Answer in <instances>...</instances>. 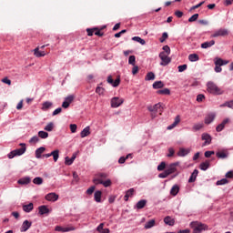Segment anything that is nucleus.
Returning <instances> with one entry per match:
<instances>
[{"label":"nucleus","mask_w":233,"mask_h":233,"mask_svg":"<svg viewBox=\"0 0 233 233\" xmlns=\"http://www.w3.org/2000/svg\"><path fill=\"white\" fill-rule=\"evenodd\" d=\"M207 90L209 94H213V96H221L224 94L223 89L219 88V86L212 81L207 83Z\"/></svg>","instance_id":"obj_1"},{"label":"nucleus","mask_w":233,"mask_h":233,"mask_svg":"<svg viewBox=\"0 0 233 233\" xmlns=\"http://www.w3.org/2000/svg\"><path fill=\"white\" fill-rule=\"evenodd\" d=\"M189 227L193 229V233H201L204 230H208V226L199 221H193L189 224Z\"/></svg>","instance_id":"obj_2"},{"label":"nucleus","mask_w":233,"mask_h":233,"mask_svg":"<svg viewBox=\"0 0 233 233\" xmlns=\"http://www.w3.org/2000/svg\"><path fill=\"white\" fill-rule=\"evenodd\" d=\"M19 147H21V148L15 149L7 155L9 159H14V157H15L16 156H23V154L26 152V144L20 143Z\"/></svg>","instance_id":"obj_3"},{"label":"nucleus","mask_w":233,"mask_h":233,"mask_svg":"<svg viewBox=\"0 0 233 233\" xmlns=\"http://www.w3.org/2000/svg\"><path fill=\"white\" fill-rule=\"evenodd\" d=\"M169 55H167L165 52H160L158 57L161 59L160 66H167V65H169L171 63L172 58L168 57Z\"/></svg>","instance_id":"obj_4"},{"label":"nucleus","mask_w":233,"mask_h":233,"mask_svg":"<svg viewBox=\"0 0 233 233\" xmlns=\"http://www.w3.org/2000/svg\"><path fill=\"white\" fill-rule=\"evenodd\" d=\"M147 110L149 112H160V116L163 113V104L162 103H157L154 106H148Z\"/></svg>","instance_id":"obj_5"},{"label":"nucleus","mask_w":233,"mask_h":233,"mask_svg":"<svg viewBox=\"0 0 233 233\" xmlns=\"http://www.w3.org/2000/svg\"><path fill=\"white\" fill-rule=\"evenodd\" d=\"M124 102L125 100L123 98L115 96L111 99V106L112 108H117L118 106H121L122 103Z\"/></svg>","instance_id":"obj_6"},{"label":"nucleus","mask_w":233,"mask_h":233,"mask_svg":"<svg viewBox=\"0 0 233 233\" xmlns=\"http://www.w3.org/2000/svg\"><path fill=\"white\" fill-rule=\"evenodd\" d=\"M107 83L109 85H112L115 88L117 87L118 85L121 83V77L117 76L116 79L114 81V78H112V76H107Z\"/></svg>","instance_id":"obj_7"},{"label":"nucleus","mask_w":233,"mask_h":233,"mask_svg":"<svg viewBox=\"0 0 233 233\" xmlns=\"http://www.w3.org/2000/svg\"><path fill=\"white\" fill-rule=\"evenodd\" d=\"M51 156H53V159H54L55 163H57V159H59V149H56V150L52 151L51 153L43 155V157H46V158L51 157Z\"/></svg>","instance_id":"obj_8"},{"label":"nucleus","mask_w":233,"mask_h":233,"mask_svg":"<svg viewBox=\"0 0 233 233\" xmlns=\"http://www.w3.org/2000/svg\"><path fill=\"white\" fill-rule=\"evenodd\" d=\"M46 47V46L44 45L40 47L37 46L36 48H35L34 54H35V57H45V56H46V53L45 51H40L39 48H41L43 50Z\"/></svg>","instance_id":"obj_9"},{"label":"nucleus","mask_w":233,"mask_h":233,"mask_svg":"<svg viewBox=\"0 0 233 233\" xmlns=\"http://www.w3.org/2000/svg\"><path fill=\"white\" fill-rule=\"evenodd\" d=\"M228 35V30L218 29L211 35V37H225V35Z\"/></svg>","instance_id":"obj_10"},{"label":"nucleus","mask_w":233,"mask_h":233,"mask_svg":"<svg viewBox=\"0 0 233 233\" xmlns=\"http://www.w3.org/2000/svg\"><path fill=\"white\" fill-rule=\"evenodd\" d=\"M55 230L56 232H72V230H76V228H74L72 226L71 227H67V228H63L61 226H56L55 228Z\"/></svg>","instance_id":"obj_11"},{"label":"nucleus","mask_w":233,"mask_h":233,"mask_svg":"<svg viewBox=\"0 0 233 233\" xmlns=\"http://www.w3.org/2000/svg\"><path fill=\"white\" fill-rule=\"evenodd\" d=\"M46 201H52L53 203L57 201V199H59V195L56 194V193H48L46 196Z\"/></svg>","instance_id":"obj_12"},{"label":"nucleus","mask_w":233,"mask_h":233,"mask_svg":"<svg viewBox=\"0 0 233 233\" xmlns=\"http://www.w3.org/2000/svg\"><path fill=\"white\" fill-rule=\"evenodd\" d=\"M32 227V222L29 220H25L20 228V232H26Z\"/></svg>","instance_id":"obj_13"},{"label":"nucleus","mask_w":233,"mask_h":233,"mask_svg":"<svg viewBox=\"0 0 233 233\" xmlns=\"http://www.w3.org/2000/svg\"><path fill=\"white\" fill-rule=\"evenodd\" d=\"M176 167H177V163L170 164L167 167V168L166 169L167 176H170V174H174V172H176V170H177V168H176Z\"/></svg>","instance_id":"obj_14"},{"label":"nucleus","mask_w":233,"mask_h":233,"mask_svg":"<svg viewBox=\"0 0 233 233\" xmlns=\"http://www.w3.org/2000/svg\"><path fill=\"white\" fill-rule=\"evenodd\" d=\"M202 141H205L204 147L212 143V137L207 133L202 134Z\"/></svg>","instance_id":"obj_15"},{"label":"nucleus","mask_w":233,"mask_h":233,"mask_svg":"<svg viewBox=\"0 0 233 233\" xmlns=\"http://www.w3.org/2000/svg\"><path fill=\"white\" fill-rule=\"evenodd\" d=\"M228 123H230V119H228V118L224 119V120L222 121V123L219 124V125L217 127V128H216L217 132H221V131L225 128V126H226V125H228Z\"/></svg>","instance_id":"obj_16"},{"label":"nucleus","mask_w":233,"mask_h":233,"mask_svg":"<svg viewBox=\"0 0 233 233\" xmlns=\"http://www.w3.org/2000/svg\"><path fill=\"white\" fill-rule=\"evenodd\" d=\"M188 154H190V149H187V148H183V147H180L178 152H177V156L179 157H185V156H188Z\"/></svg>","instance_id":"obj_17"},{"label":"nucleus","mask_w":233,"mask_h":233,"mask_svg":"<svg viewBox=\"0 0 233 233\" xmlns=\"http://www.w3.org/2000/svg\"><path fill=\"white\" fill-rule=\"evenodd\" d=\"M164 223L166 225H168L169 227H174V225H176V220L174 218H172V217L167 216L164 218Z\"/></svg>","instance_id":"obj_18"},{"label":"nucleus","mask_w":233,"mask_h":233,"mask_svg":"<svg viewBox=\"0 0 233 233\" xmlns=\"http://www.w3.org/2000/svg\"><path fill=\"white\" fill-rule=\"evenodd\" d=\"M103 179H106V174H100L98 178H95L93 182L96 185H103Z\"/></svg>","instance_id":"obj_19"},{"label":"nucleus","mask_w":233,"mask_h":233,"mask_svg":"<svg viewBox=\"0 0 233 233\" xmlns=\"http://www.w3.org/2000/svg\"><path fill=\"white\" fill-rule=\"evenodd\" d=\"M214 119H216V115L214 113H210L208 114L206 118H205V124L206 125H210V123H212V121H214Z\"/></svg>","instance_id":"obj_20"},{"label":"nucleus","mask_w":233,"mask_h":233,"mask_svg":"<svg viewBox=\"0 0 233 233\" xmlns=\"http://www.w3.org/2000/svg\"><path fill=\"white\" fill-rule=\"evenodd\" d=\"M76 157H77V153H74L71 158L68 157H66L65 164L68 166L72 165V163L76 161Z\"/></svg>","instance_id":"obj_21"},{"label":"nucleus","mask_w":233,"mask_h":233,"mask_svg":"<svg viewBox=\"0 0 233 233\" xmlns=\"http://www.w3.org/2000/svg\"><path fill=\"white\" fill-rule=\"evenodd\" d=\"M24 212L29 213L34 210V203H29L27 205H23L22 207Z\"/></svg>","instance_id":"obj_22"},{"label":"nucleus","mask_w":233,"mask_h":233,"mask_svg":"<svg viewBox=\"0 0 233 233\" xmlns=\"http://www.w3.org/2000/svg\"><path fill=\"white\" fill-rule=\"evenodd\" d=\"M38 211L41 216H45V214L50 213V209H48V208L46 206H40L38 208Z\"/></svg>","instance_id":"obj_23"},{"label":"nucleus","mask_w":233,"mask_h":233,"mask_svg":"<svg viewBox=\"0 0 233 233\" xmlns=\"http://www.w3.org/2000/svg\"><path fill=\"white\" fill-rule=\"evenodd\" d=\"M217 157H218V159H227V157H228V152L227 151H218L216 153Z\"/></svg>","instance_id":"obj_24"},{"label":"nucleus","mask_w":233,"mask_h":233,"mask_svg":"<svg viewBox=\"0 0 233 233\" xmlns=\"http://www.w3.org/2000/svg\"><path fill=\"white\" fill-rule=\"evenodd\" d=\"M54 106V104L50 101H46L42 104V110L44 112H46V110H48V108H52V106Z\"/></svg>","instance_id":"obj_25"},{"label":"nucleus","mask_w":233,"mask_h":233,"mask_svg":"<svg viewBox=\"0 0 233 233\" xmlns=\"http://www.w3.org/2000/svg\"><path fill=\"white\" fill-rule=\"evenodd\" d=\"M30 181H32V178H30V177H25L18 180V185H28Z\"/></svg>","instance_id":"obj_26"},{"label":"nucleus","mask_w":233,"mask_h":233,"mask_svg":"<svg viewBox=\"0 0 233 233\" xmlns=\"http://www.w3.org/2000/svg\"><path fill=\"white\" fill-rule=\"evenodd\" d=\"M198 174H199V171L195 169L188 179V183H194L198 177Z\"/></svg>","instance_id":"obj_27"},{"label":"nucleus","mask_w":233,"mask_h":233,"mask_svg":"<svg viewBox=\"0 0 233 233\" xmlns=\"http://www.w3.org/2000/svg\"><path fill=\"white\" fill-rule=\"evenodd\" d=\"M216 45V41L211 40L209 42H204L201 44V48H210V46H214Z\"/></svg>","instance_id":"obj_28"},{"label":"nucleus","mask_w":233,"mask_h":233,"mask_svg":"<svg viewBox=\"0 0 233 233\" xmlns=\"http://www.w3.org/2000/svg\"><path fill=\"white\" fill-rule=\"evenodd\" d=\"M177 194H179V186L174 185V186L171 187L170 195H171V196H177Z\"/></svg>","instance_id":"obj_29"},{"label":"nucleus","mask_w":233,"mask_h":233,"mask_svg":"<svg viewBox=\"0 0 233 233\" xmlns=\"http://www.w3.org/2000/svg\"><path fill=\"white\" fill-rule=\"evenodd\" d=\"M81 137H86L90 136V127H85L81 133H80Z\"/></svg>","instance_id":"obj_30"},{"label":"nucleus","mask_w":233,"mask_h":233,"mask_svg":"<svg viewBox=\"0 0 233 233\" xmlns=\"http://www.w3.org/2000/svg\"><path fill=\"white\" fill-rule=\"evenodd\" d=\"M181 119L179 118V116H177L174 123L167 127V130H172V128H175V127H177Z\"/></svg>","instance_id":"obj_31"},{"label":"nucleus","mask_w":233,"mask_h":233,"mask_svg":"<svg viewBox=\"0 0 233 233\" xmlns=\"http://www.w3.org/2000/svg\"><path fill=\"white\" fill-rule=\"evenodd\" d=\"M181 119L179 118V116H177L174 123L167 127V130H172V128H175V127H177Z\"/></svg>","instance_id":"obj_32"},{"label":"nucleus","mask_w":233,"mask_h":233,"mask_svg":"<svg viewBox=\"0 0 233 233\" xmlns=\"http://www.w3.org/2000/svg\"><path fill=\"white\" fill-rule=\"evenodd\" d=\"M188 60L191 62V63H196V61H198L199 60V55L198 54H190L188 56Z\"/></svg>","instance_id":"obj_33"},{"label":"nucleus","mask_w":233,"mask_h":233,"mask_svg":"<svg viewBox=\"0 0 233 233\" xmlns=\"http://www.w3.org/2000/svg\"><path fill=\"white\" fill-rule=\"evenodd\" d=\"M136 207L138 210H141V208H145V207H147V200L142 199V200L138 201L137 203Z\"/></svg>","instance_id":"obj_34"},{"label":"nucleus","mask_w":233,"mask_h":233,"mask_svg":"<svg viewBox=\"0 0 233 233\" xmlns=\"http://www.w3.org/2000/svg\"><path fill=\"white\" fill-rule=\"evenodd\" d=\"M134 192H135L134 188L128 189V190L126 192V195H125V197H124V199H125L126 201H128V198H132V196H134Z\"/></svg>","instance_id":"obj_35"},{"label":"nucleus","mask_w":233,"mask_h":233,"mask_svg":"<svg viewBox=\"0 0 233 233\" xmlns=\"http://www.w3.org/2000/svg\"><path fill=\"white\" fill-rule=\"evenodd\" d=\"M163 86H165V84L163 83V81H156L155 83H153V88L155 90L163 88Z\"/></svg>","instance_id":"obj_36"},{"label":"nucleus","mask_w":233,"mask_h":233,"mask_svg":"<svg viewBox=\"0 0 233 233\" xmlns=\"http://www.w3.org/2000/svg\"><path fill=\"white\" fill-rule=\"evenodd\" d=\"M46 150V148H45V147H43L37 148V149L35 150V157H36L37 159H40L41 154H43Z\"/></svg>","instance_id":"obj_37"},{"label":"nucleus","mask_w":233,"mask_h":233,"mask_svg":"<svg viewBox=\"0 0 233 233\" xmlns=\"http://www.w3.org/2000/svg\"><path fill=\"white\" fill-rule=\"evenodd\" d=\"M156 79V75L154 72H148L145 77L146 81H154Z\"/></svg>","instance_id":"obj_38"},{"label":"nucleus","mask_w":233,"mask_h":233,"mask_svg":"<svg viewBox=\"0 0 233 233\" xmlns=\"http://www.w3.org/2000/svg\"><path fill=\"white\" fill-rule=\"evenodd\" d=\"M101 196H103V192L99 190L95 192V201H96V203H101Z\"/></svg>","instance_id":"obj_39"},{"label":"nucleus","mask_w":233,"mask_h":233,"mask_svg":"<svg viewBox=\"0 0 233 233\" xmlns=\"http://www.w3.org/2000/svg\"><path fill=\"white\" fill-rule=\"evenodd\" d=\"M210 167V161L207 160L202 162L199 166L200 170H207Z\"/></svg>","instance_id":"obj_40"},{"label":"nucleus","mask_w":233,"mask_h":233,"mask_svg":"<svg viewBox=\"0 0 233 233\" xmlns=\"http://www.w3.org/2000/svg\"><path fill=\"white\" fill-rule=\"evenodd\" d=\"M157 94H159L161 96H170V89L168 88H164L157 91Z\"/></svg>","instance_id":"obj_41"},{"label":"nucleus","mask_w":233,"mask_h":233,"mask_svg":"<svg viewBox=\"0 0 233 233\" xmlns=\"http://www.w3.org/2000/svg\"><path fill=\"white\" fill-rule=\"evenodd\" d=\"M155 225H156V220L151 219L145 224V228L146 229L152 228V227H154Z\"/></svg>","instance_id":"obj_42"},{"label":"nucleus","mask_w":233,"mask_h":233,"mask_svg":"<svg viewBox=\"0 0 233 233\" xmlns=\"http://www.w3.org/2000/svg\"><path fill=\"white\" fill-rule=\"evenodd\" d=\"M132 41H136L137 43H140V45H147V42L145 41V39H143L139 36H134L132 38Z\"/></svg>","instance_id":"obj_43"},{"label":"nucleus","mask_w":233,"mask_h":233,"mask_svg":"<svg viewBox=\"0 0 233 233\" xmlns=\"http://www.w3.org/2000/svg\"><path fill=\"white\" fill-rule=\"evenodd\" d=\"M215 65L216 66H223V65H227V62H225L221 58H217V60L215 61Z\"/></svg>","instance_id":"obj_44"},{"label":"nucleus","mask_w":233,"mask_h":233,"mask_svg":"<svg viewBox=\"0 0 233 233\" xmlns=\"http://www.w3.org/2000/svg\"><path fill=\"white\" fill-rule=\"evenodd\" d=\"M74 99H76V96L69 95L67 97L65 98V101H66L67 104L74 103Z\"/></svg>","instance_id":"obj_45"},{"label":"nucleus","mask_w":233,"mask_h":233,"mask_svg":"<svg viewBox=\"0 0 233 233\" xmlns=\"http://www.w3.org/2000/svg\"><path fill=\"white\" fill-rule=\"evenodd\" d=\"M38 137H41V139H46V137H48V132L39 131L38 132Z\"/></svg>","instance_id":"obj_46"},{"label":"nucleus","mask_w":233,"mask_h":233,"mask_svg":"<svg viewBox=\"0 0 233 233\" xmlns=\"http://www.w3.org/2000/svg\"><path fill=\"white\" fill-rule=\"evenodd\" d=\"M44 130H46V132H52V130H54V123L50 122L49 124H47Z\"/></svg>","instance_id":"obj_47"},{"label":"nucleus","mask_w":233,"mask_h":233,"mask_svg":"<svg viewBox=\"0 0 233 233\" xmlns=\"http://www.w3.org/2000/svg\"><path fill=\"white\" fill-rule=\"evenodd\" d=\"M102 185L106 188L112 185V180L102 178Z\"/></svg>","instance_id":"obj_48"},{"label":"nucleus","mask_w":233,"mask_h":233,"mask_svg":"<svg viewBox=\"0 0 233 233\" xmlns=\"http://www.w3.org/2000/svg\"><path fill=\"white\" fill-rule=\"evenodd\" d=\"M35 185H43V178L41 177H36L33 179Z\"/></svg>","instance_id":"obj_49"},{"label":"nucleus","mask_w":233,"mask_h":233,"mask_svg":"<svg viewBox=\"0 0 233 233\" xmlns=\"http://www.w3.org/2000/svg\"><path fill=\"white\" fill-rule=\"evenodd\" d=\"M96 93L98 94V96H105V88L97 86L96 89Z\"/></svg>","instance_id":"obj_50"},{"label":"nucleus","mask_w":233,"mask_h":233,"mask_svg":"<svg viewBox=\"0 0 233 233\" xmlns=\"http://www.w3.org/2000/svg\"><path fill=\"white\" fill-rule=\"evenodd\" d=\"M96 30H97V27L87 28V29H86L87 35H88L89 37H92V35H94V33L96 32Z\"/></svg>","instance_id":"obj_51"},{"label":"nucleus","mask_w":233,"mask_h":233,"mask_svg":"<svg viewBox=\"0 0 233 233\" xmlns=\"http://www.w3.org/2000/svg\"><path fill=\"white\" fill-rule=\"evenodd\" d=\"M167 167V163L165 162H161L158 166H157V170L158 172H163V170Z\"/></svg>","instance_id":"obj_52"},{"label":"nucleus","mask_w":233,"mask_h":233,"mask_svg":"<svg viewBox=\"0 0 233 233\" xmlns=\"http://www.w3.org/2000/svg\"><path fill=\"white\" fill-rule=\"evenodd\" d=\"M199 17V14H195L191 17L188 18V23H194V21H198Z\"/></svg>","instance_id":"obj_53"},{"label":"nucleus","mask_w":233,"mask_h":233,"mask_svg":"<svg viewBox=\"0 0 233 233\" xmlns=\"http://www.w3.org/2000/svg\"><path fill=\"white\" fill-rule=\"evenodd\" d=\"M168 39V33H163L162 37L159 38L160 43H165Z\"/></svg>","instance_id":"obj_54"},{"label":"nucleus","mask_w":233,"mask_h":233,"mask_svg":"<svg viewBox=\"0 0 233 233\" xmlns=\"http://www.w3.org/2000/svg\"><path fill=\"white\" fill-rule=\"evenodd\" d=\"M128 64L133 65V66H136V56H130L128 59Z\"/></svg>","instance_id":"obj_55"},{"label":"nucleus","mask_w":233,"mask_h":233,"mask_svg":"<svg viewBox=\"0 0 233 233\" xmlns=\"http://www.w3.org/2000/svg\"><path fill=\"white\" fill-rule=\"evenodd\" d=\"M227 183H228V179H227V178H222V179L217 181V185L218 186H219V185H227Z\"/></svg>","instance_id":"obj_56"},{"label":"nucleus","mask_w":233,"mask_h":233,"mask_svg":"<svg viewBox=\"0 0 233 233\" xmlns=\"http://www.w3.org/2000/svg\"><path fill=\"white\" fill-rule=\"evenodd\" d=\"M96 190V186H92L90 187L87 190H86V194H88V196H92V194H94V191Z\"/></svg>","instance_id":"obj_57"},{"label":"nucleus","mask_w":233,"mask_h":233,"mask_svg":"<svg viewBox=\"0 0 233 233\" xmlns=\"http://www.w3.org/2000/svg\"><path fill=\"white\" fill-rule=\"evenodd\" d=\"M69 127H70V130H71L72 134H76V130H77V125H76V124H71V125L69 126Z\"/></svg>","instance_id":"obj_58"},{"label":"nucleus","mask_w":233,"mask_h":233,"mask_svg":"<svg viewBox=\"0 0 233 233\" xmlns=\"http://www.w3.org/2000/svg\"><path fill=\"white\" fill-rule=\"evenodd\" d=\"M223 106H228V108H232L233 110V100L225 102Z\"/></svg>","instance_id":"obj_59"},{"label":"nucleus","mask_w":233,"mask_h":233,"mask_svg":"<svg viewBox=\"0 0 233 233\" xmlns=\"http://www.w3.org/2000/svg\"><path fill=\"white\" fill-rule=\"evenodd\" d=\"M187 64H184L182 66H178V67H177L178 72H185V70H187Z\"/></svg>","instance_id":"obj_60"},{"label":"nucleus","mask_w":233,"mask_h":233,"mask_svg":"<svg viewBox=\"0 0 233 233\" xmlns=\"http://www.w3.org/2000/svg\"><path fill=\"white\" fill-rule=\"evenodd\" d=\"M204 99H205V95H203V94L198 95V96H197L198 103L203 102Z\"/></svg>","instance_id":"obj_61"},{"label":"nucleus","mask_w":233,"mask_h":233,"mask_svg":"<svg viewBox=\"0 0 233 233\" xmlns=\"http://www.w3.org/2000/svg\"><path fill=\"white\" fill-rule=\"evenodd\" d=\"M174 154H176V151L172 147H169L167 157H173Z\"/></svg>","instance_id":"obj_62"},{"label":"nucleus","mask_w":233,"mask_h":233,"mask_svg":"<svg viewBox=\"0 0 233 233\" xmlns=\"http://www.w3.org/2000/svg\"><path fill=\"white\" fill-rule=\"evenodd\" d=\"M38 141H39V137L35 136L31 137V139L29 140V143H38Z\"/></svg>","instance_id":"obj_63"},{"label":"nucleus","mask_w":233,"mask_h":233,"mask_svg":"<svg viewBox=\"0 0 233 233\" xmlns=\"http://www.w3.org/2000/svg\"><path fill=\"white\" fill-rule=\"evenodd\" d=\"M163 50H164L165 54L170 55V46H164Z\"/></svg>","instance_id":"obj_64"}]
</instances>
